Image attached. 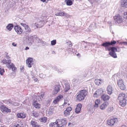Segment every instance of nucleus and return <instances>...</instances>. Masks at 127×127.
Segmentation results:
<instances>
[{
    "label": "nucleus",
    "mask_w": 127,
    "mask_h": 127,
    "mask_svg": "<svg viewBox=\"0 0 127 127\" xmlns=\"http://www.w3.org/2000/svg\"><path fill=\"white\" fill-rule=\"evenodd\" d=\"M46 0H40V1H42V2H46Z\"/></svg>",
    "instance_id": "680f3d73"
},
{
    "label": "nucleus",
    "mask_w": 127,
    "mask_h": 127,
    "mask_svg": "<svg viewBox=\"0 0 127 127\" xmlns=\"http://www.w3.org/2000/svg\"><path fill=\"white\" fill-rule=\"evenodd\" d=\"M65 87L64 89V91L65 92H67L70 89V86L69 84H65Z\"/></svg>",
    "instance_id": "bb28decb"
},
{
    "label": "nucleus",
    "mask_w": 127,
    "mask_h": 127,
    "mask_svg": "<svg viewBox=\"0 0 127 127\" xmlns=\"http://www.w3.org/2000/svg\"><path fill=\"white\" fill-rule=\"evenodd\" d=\"M101 99L104 101H106L109 100L110 98V97L108 95L104 94L101 96Z\"/></svg>",
    "instance_id": "dca6fc26"
},
{
    "label": "nucleus",
    "mask_w": 127,
    "mask_h": 127,
    "mask_svg": "<svg viewBox=\"0 0 127 127\" xmlns=\"http://www.w3.org/2000/svg\"><path fill=\"white\" fill-rule=\"evenodd\" d=\"M60 88L61 86L59 85L55 86L53 92V94H56L59 92L60 90Z\"/></svg>",
    "instance_id": "ddd939ff"
},
{
    "label": "nucleus",
    "mask_w": 127,
    "mask_h": 127,
    "mask_svg": "<svg viewBox=\"0 0 127 127\" xmlns=\"http://www.w3.org/2000/svg\"><path fill=\"white\" fill-rule=\"evenodd\" d=\"M64 114L65 116H67L70 115V112L66 109L64 111Z\"/></svg>",
    "instance_id": "473e14b6"
},
{
    "label": "nucleus",
    "mask_w": 127,
    "mask_h": 127,
    "mask_svg": "<svg viewBox=\"0 0 127 127\" xmlns=\"http://www.w3.org/2000/svg\"><path fill=\"white\" fill-rule=\"evenodd\" d=\"M81 110L80 109L76 108L75 109V112L77 113H78L80 112Z\"/></svg>",
    "instance_id": "ea45409f"
},
{
    "label": "nucleus",
    "mask_w": 127,
    "mask_h": 127,
    "mask_svg": "<svg viewBox=\"0 0 127 127\" xmlns=\"http://www.w3.org/2000/svg\"><path fill=\"white\" fill-rule=\"evenodd\" d=\"M56 40H53L51 41V44L52 45H54L56 44Z\"/></svg>",
    "instance_id": "4c0bfd02"
},
{
    "label": "nucleus",
    "mask_w": 127,
    "mask_h": 127,
    "mask_svg": "<svg viewBox=\"0 0 127 127\" xmlns=\"http://www.w3.org/2000/svg\"><path fill=\"white\" fill-rule=\"evenodd\" d=\"M39 76L41 78H44L45 77V75L42 73L39 75Z\"/></svg>",
    "instance_id": "37998d69"
},
{
    "label": "nucleus",
    "mask_w": 127,
    "mask_h": 127,
    "mask_svg": "<svg viewBox=\"0 0 127 127\" xmlns=\"http://www.w3.org/2000/svg\"><path fill=\"white\" fill-rule=\"evenodd\" d=\"M13 26V24H9L6 26L7 29L9 31H10L12 29Z\"/></svg>",
    "instance_id": "5701e85b"
},
{
    "label": "nucleus",
    "mask_w": 127,
    "mask_h": 127,
    "mask_svg": "<svg viewBox=\"0 0 127 127\" xmlns=\"http://www.w3.org/2000/svg\"><path fill=\"white\" fill-rule=\"evenodd\" d=\"M119 100V104L123 107L125 106L127 102V97L125 94L121 93L120 94L118 97Z\"/></svg>",
    "instance_id": "f257e3e1"
},
{
    "label": "nucleus",
    "mask_w": 127,
    "mask_h": 127,
    "mask_svg": "<svg viewBox=\"0 0 127 127\" xmlns=\"http://www.w3.org/2000/svg\"><path fill=\"white\" fill-rule=\"evenodd\" d=\"M100 102V100L97 99L95 102V104L94 106V107L96 108L98 107V104Z\"/></svg>",
    "instance_id": "c85d7f7f"
},
{
    "label": "nucleus",
    "mask_w": 127,
    "mask_h": 127,
    "mask_svg": "<svg viewBox=\"0 0 127 127\" xmlns=\"http://www.w3.org/2000/svg\"><path fill=\"white\" fill-rule=\"evenodd\" d=\"M34 37L33 36H31L28 39V42L29 43H31V44L32 43V42H33V39Z\"/></svg>",
    "instance_id": "b1692460"
},
{
    "label": "nucleus",
    "mask_w": 127,
    "mask_h": 127,
    "mask_svg": "<svg viewBox=\"0 0 127 127\" xmlns=\"http://www.w3.org/2000/svg\"><path fill=\"white\" fill-rule=\"evenodd\" d=\"M114 109V108L113 107H110L108 108L107 109V111L108 112H110L112 111Z\"/></svg>",
    "instance_id": "f704fd0d"
},
{
    "label": "nucleus",
    "mask_w": 127,
    "mask_h": 127,
    "mask_svg": "<svg viewBox=\"0 0 127 127\" xmlns=\"http://www.w3.org/2000/svg\"><path fill=\"white\" fill-rule=\"evenodd\" d=\"M107 94L110 95L112 94L113 90L112 87L111 86L108 85L107 87Z\"/></svg>",
    "instance_id": "f3484780"
},
{
    "label": "nucleus",
    "mask_w": 127,
    "mask_h": 127,
    "mask_svg": "<svg viewBox=\"0 0 127 127\" xmlns=\"http://www.w3.org/2000/svg\"><path fill=\"white\" fill-rule=\"evenodd\" d=\"M4 72V69L3 68H0V73L1 75L3 74V72Z\"/></svg>",
    "instance_id": "e433bc0d"
},
{
    "label": "nucleus",
    "mask_w": 127,
    "mask_h": 127,
    "mask_svg": "<svg viewBox=\"0 0 127 127\" xmlns=\"http://www.w3.org/2000/svg\"><path fill=\"white\" fill-rule=\"evenodd\" d=\"M103 93V91L101 89H98L94 94V97H96L97 96H99L100 95Z\"/></svg>",
    "instance_id": "f8f14e48"
},
{
    "label": "nucleus",
    "mask_w": 127,
    "mask_h": 127,
    "mask_svg": "<svg viewBox=\"0 0 127 127\" xmlns=\"http://www.w3.org/2000/svg\"><path fill=\"white\" fill-rule=\"evenodd\" d=\"M1 111L6 112H10L11 110L10 109H8L4 105H1L0 107Z\"/></svg>",
    "instance_id": "4468645a"
},
{
    "label": "nucleus",
    "mask_w": 127,
    "mask_h": 127,
    "mask_svg": "<svg viewBox=\"0 0 127 127\" xmlns=\"http://www.w3.org/2000/svg\"><path fill=\"white\" fill-rule=\"evenodd\" d=\"M100 81L101 80L100 79H95V82L96 85H99L101 84Z\"/></svg>",
    "instance_id": "7c9ffc66"
},
{
    "label": "nucleus",
    "mask_w": 127,
    "mask_h": 127,
    "mask_svg": "<svg viewBox=\"0 0 127 127\" xmlns=\"http://www.w3.org/2000/svg\"><path fill=\"white\" fill-rule=\"evenodd\" d=\"M24 67L22 66V67L20 68V70L22 72H23L24 71Z\"/></svg>",
    "instance_id": "603ef678"
},
{
    "label": "nucleus",
    "mask_w": 127,
    "mask_h": 127,
    "mask_svg": "<svg viewBox=\"0 0 127 127\" xmlns=\"http://www.w3.org/2000/svg\"><path fill=\"white\" fill-rule=\"evenodd\" d=\"M3 102L6 104L10 106L11 104L12 101L10 99L7 100H5Z\"/></svg>",
    "instance_id": "393cba45"
},
{
    "label": "nucleus",
    "mask_w": 127,
    "mask_h": 127,
    "mask_svg": "<svg viewBox=\"0 0 127 127\" xmlns=\"http://www.w3.org/2000/svg\"><path fill=\"white\" fill-rule=\"evenodd\" d=\"M12 45L14 46H16V44H15L14 43H12Z\"/></svg>",
    "instance_id": "13d9d810"
},
{
    "label": "nucleus",
    "mask_w": 127,
    "mask_h": 127,
    "mask_svg": "<svg viewBox=\"0 0 127 127\" xmlns=\"http://www.w3.org/2000/svg\"><path fill=\"white\" fill-rule=\"evenodd\" d=\"M35 114V113H33V115L35 117H37V116H38V115H34Z\"/></svg>",
    "instance_id": "774afa93"
},
{
    "label": "nucleus",
    "mask_w": 127,
    "mask_h": 127,
    "mask_svg": "<svg viewBox=\"0 0 127 127\" xmlns=\"http://www.w3.org/2000/svg\"><path fill=\"white\" fill-rule=\"evenodd\" d=\"M38 79L37 78H35L34 79V81L36 82L38 80Z\"/></svg>",
    "instance_id": "e2e57ef3"
},
{
    "label": "nucleus",
    "mask_w": 127,
    "mask_h": 127,
    "mask_svg": "<svg viewBox=\"0 0 127 127\" xmlns=\"http://www.w3.org/2000/svg\"><path fill=\"white\" fill-rule=\"evenodd\" d=\"M5 57L7 59H9L10 58V57L8 56L7 55H6L5 56Z\"/></svg>",
    "instance_id": "864d4df0"
},
{
    "label": "nucleus",
    "mask_w": 127,
    "mask_h": 127,
    "mask_svg": "<svg viewBox=\"0 0 127 127\" xmlns=\"http://www.w3.org/2000/svg\"><path fill=\"white\" fill-rule=\"evenodd\" d=\"M37 26L39 28H41L43 26L44 23L42 21H40L39 22H36Z\"/></svg>",
    "instance_id": "4be33fe9"
},
{
    "label": "nucleus",
    "mask_w": 127,
    "mask_h": 127,
    "mask_svg": "<svg viewBox=\"0 0 127 127\" xmlns=\"http://www.w3.org/2000/svg\"><path fill=\"white\" fill-rule=\"evenodd\" d=\"M124 17L125 19H127V12L124 13Z\"/></svg>",
    "instance_id": "a18cd8bd"
},
{
    "label": "nucleus",
    "mask_w": 127,
    "mask_h": 127,
    "mask_svg": "<svg viewBox=\"0 0 127 127\" xmlns=\"http://www.w3.org/2000/svg\"><path fill=\"white\" fill-rule=\"evenodd\" d=\"M116 43V41L113 40V41H112L110 42V45H113L115 44Z\"/></svg>",
    "instance_id": "79ce46f5"
},
{
    "label": "nucleus",
    "mask_w": 127,
    "mask_h": 127,
    "mask_svg": "<svg viewBox=\"0 0 127 127\" xmlns=\"http://www.w3.org/2000/svg\"><path fill=\"white\" fill-rule=\"evenodd\" d=\"M40 125H38L37 124H36L35 126H34V127H40Z\"/></svg>",
    "instance_id": "6e6d98bb"
},
{
    "label": "nucleus",
    "mask_w": 127,
    "mask_h": 127,
    "mask_svg": "<svg viewBox=\"0 0 127 127\" xmlns=\"http://www.w3.org/2000/svg\"><path fill=\"white\" fill-rule=\"evenodd\" d=\"M37 26V23H33L32 25V27L34 29H36L38 28Z\"/></svg>",
    "instance_id": "2f4dec72"
},
{
    "label": "nucleus",
    "mask_w": 127,
    "mask_h": 127,
    "mask_svg": "<svg viewBox=\"0 0 127 127\" xmlns=\"http://www.w3.org/2000/svg\"><path fill=\"white\" fill-rule=\"evenodd\" d=\"M64 16H65L67 18L69 17L70 16L68 14L66 13H65V12H64Z\"/></svg>",
    "instance_id": "8fccbe9b"
},
{
    "label": "nucleus",
    "mask_w": 127,
    "mask_h": 127,
    "mask_svg": "<svg viewBox=\"0 0 127 127\" xmlns=\"http://www.w3.org/2000/svg\"><path fill=\"white\" fill-rule=\"evenodd\" d=\"M11 105L14 106H17L19 105V104L18 103L12 101Z\"/></svg>",
    "instance_id": "72a5a7b5"
},
{
    "label": "nucleus",
    "mask_w": 127,
    "mask_h": 127,
    "mask_svg": "<svg viewBox=\"0 0 127 127\" xmlns=\"http://www.w3.org/2000/svg\"><path fill=\"white\" fill-rule=\"evenodd\" d=\"M67 43L68 44L69 46L70 45V46H72V43H71L70 41H68L67 42Z\"/></svg>",
    "instance_id": "3c124183"
},
{
    "label": "nucleus",
    "mask_w": 127,
    "mask_h": 127,
    "mask_svg": "<svg viewBox=\"0 0 127 127\" xmlns=\"http://www.w3.org/2000/svg\"><path fill=\"white\" fill-rule=\"evenodd\" d=\"M123 43H124L125 44L127 45V42H124Z\"/></svg>",
    "instance_id": "338daca9"
},
{
    "label": "nucleus",
    "mask_w": 127,
    "mask_h": 127,
    "mask_svg": "<svg viewBox=\"0 0 127 127\" xmlns=\"http://www.w3.org/2000/svg\"><path fill=\"white\" fill-rule=\"evenodd\" d=\"M33 58H29L26 61L27 65L29 67H31L32 64Z\"/></svg>",
    "instance_id": "9b49d317"
},
{
    "label": "nucleus",
    "mask_w": 127,
    "mask_h": 127,
    "mask_svg": "<svg viewBox=\"0 0 127 127\" xmlns=\"http://www.w3.org/2000/svg\"><path fill=\"white\" fill-rule=\"evenodd\" d=\"M38 43H40V42L41 43V42H42V40L39 39L38 38Z\"/></svg>",
    "instance_id": "5fc2aeb1"
},
{
    "label": "nucleus",
    "mask_w": 127,
    "mask_h": 127,
    "mask_svg": "<svg viewBox=\"0 0 127 127\" xmlns=\"http://www.w3.org/2000/svg\"><path fill=\"white\" fill-rule=\"evenodd\" d=\"M63 97V96L61 95H59L56 98V99L54 100L53 102L54 103L56 104L59 101L61 98Z\"/></svg>",
    "instance_id": "6ab92c4d"
},
{
    "label": "nucleus",
    "mask_w": 127,
    "mask_h": 127,
    "mask_svg": "<svg viewBox=\"0 0 127 127\" xmlns=\"http://www.w3.org/2000/svg\"><path fill=\"white\" fill-rule=\"evenodd\" d=\"M56 121L58 127H65L66 124L65 119L57 120Z\"/></svg>",
    "instance_id": "20e7f679"
},
{
    "label": "nucleus",
    "mask_w": 127,
    "mask_h": 127,
    "mask_svg": "<svg viewBox=\"0 0 127 127\" xmlns=\"http://www.w3.org/2000/svg\"><path fill=\"white\" fill-rule=\"evenodd\" d=\"M4 64H6L7 67L9 68L12 69L13 71L15 72L16 70V68L14 64L11 63V60L4 59L2 61Z\"/></svg>",
    "instance_id": "f03ea898"
},
{
    "label": "nucleus",
    "mask_w": 127,
    "mask_h": 127,
    "mask_svg": "<svg viewBox=\"0 0 127 127\" xmlns=\"http://www.w3.org/2000/svg\"><path fill=\"white\" fill-rule=\"evenodd\" d=\"M90 2L92 3L94 2H97L98 0H88Z\"/></svg>",
    "instance_id": "c03bdc74"
},
{
    "label": "nucleus",
    "mask_w": 127,
    "mask_h": 127,
    "mask_svg": "<svg viewBox=\"0 0 127 127\" xmlns=\"http://www.w3.org/2000/svg\"><path fill=\"white\" fill-rule=\"evenodd\" d=\"M33 106L36 108H39L40 107V104L38 103L37 101L35 100L32 103Z\"/></svg>",
    "instance_id": "aec40b11"
},
{
    "label": "nucleus",
    "mask_w": 127,
    "mask_h": 127,
    "mask_svg": "<svg viewBox=\"0 0 127 127\" xmlns=\"http://www.w3.org/2000/svg\"><path fill=\"white\" fill-rule=\"evenodd\" d=\"M44 95V92H42L40 93V96H39V97L40 96V99L41 100L42 99Z\"/></svg>",
    "instance_id": "58836bf2"
},
{
    "label": "nucleus",
    "mask_w": 127,
    "mask_h": 127,
    "mask_svg": "<svg viewBox=\"0 0 127 127\" xmlns=\"http://www.w3.org/2000/svg\"><path fill=\"white\" fill-rule=\"evenodd\" d=\"M114 19L115 23H120L122 22V17L119 14L116 15L114 17Z\"/></svg>",
    "instance_id": "0eeeda50"
},
{
    "label": "nucleus",
    "mask_w": 127,
    "mask_h": 127,
    "mask_svg": "<svg viewBox=\"0 0 127 127\" xmlns=\"http://www.w3.org/2000/svg\"><path fill=\"white\" fill-rule=\"evenodd\" d=\"M66 110H67V111H69L70 112L72 110V108L71 107H68L66 109Z\"/></svg>",
    "instance_id": "de8ad7c7"
},
{
    "label": "nucleus",
    "mask_w": 127,
    "mask_h": 127,
    "mask_svg": "<svg viewBox=\"0 0 127 127\" xmlns=\"http://www.w3.org/2000/svg\"><path fill=\"white\" fill-rule=\"evenodd\" d=\"M29 49V48L28 47H26L25 48V50H27L28 49Z\"/></svg>",
    "instance_id": "052dcab7"
},
{
    "label": "nucleus",
    "mask_w": 127,
    "mask_h": 127,
    "mask_svg": "<svg viewBox=\"0 0 127 127\" xmlns=\"http://www.w3.org/2000/svg\"><path fill=\"white\" fill-rule=\"evenodd\" d=\"M33 73H32H32H31V75L32 76V78H34V76H33Z\"/></svg>",
    "instance_id": "69168bd1"
},
{
    "label": "nucleus",
    "mask_w": 127,
    "mask_h": 127,
    "mask_svg": "<svg viewBox=\"0 0 127 127\" xmlns=\"http://www.w3.org/2000/svg\"><path fill=\"white\" fill-rule=\"evenodd\" d=\"M31 124L32 126L33 127H34V126H35V125L36 124H37V122H36L34 121H32L31 122Z\"/></svg>",
    "instance_id": "c9c22d12"
},
{
    "label": "nucleus",
    "mask_w": 127,
    "mask_h": 127,
    "mask_svg": "<svg viewBox=\"0 0 127 127\" xmlns=\"http://www.w3.org/2000/svg\"><path fill=\"white\" fill-rule=\"evenodd\" d=\"M25 29L26 30V33H29L31 32V28L29 27L28 26H27Z\"/></svg>",
    "instance_id": "cd10ccee"
},
{
    "label": "nucleus",
    "mask_w": 127,
    "mask_h": 127,
    "mask_svg": "<svg viewBox=\"0 0 127 127\" xmlns=\"http://www.w3.org/2000/svg\"><path fill=\"white\" fill-rule=\"evenodd\" d=\"M15 127H21V126H20L19 124H17L16 126H15Z\"/></svg>",
    "instance_id": "bf43d9fd"
},
{
    "label": "nucleus",
    "mask_w": 127,
    "mask_h": 127,
    "mask_svg": "<svg viewBox=\"0 0 127 127\" xmlns=\"http://www.w3.org/2000/svg\"><path fill=\"white\" fill-rule=\"evenodd\" d=\"M121 127H127V126L125 125H123Z\"/></svg>",
    "instance_id": "0e129e2a"
},
{
    "label": "nucleus",
    "mask_w": 127,
    "mask_h": 127,
    "mask_svg": "<svg viewBox=\"0 0 127 127\" xmlns=\"http://www.w3.org/2000/svg\"><path fill=\"white\" fill-rule=\"evenodd\" d=\"M18 118H24L26 117V115L24 113H18L17 115Z\"/></svg>",
    "instance_id": "a211bd4d"
},
{
    "label": "nucleus",
    "mask_w": 127,
    "mask_h": 127,
    "mask_svg": "<svg viewBox=\"0 0 127 127\" xmlns=\"http://www.w3.org/2000/svg\"><path fill=\"white\" fill-rule=\"evenodd\" d=\"M14 29L15 31L18 34H21L23 32V30L19 26H15V27Z\"/></svg>",
    "instance_id": "9d476101"
},
{
    "label": "nucleus",
    "mask_w": 127,
    "mask_h": 127,
    "mask_svg": "<svg viewBox=\"0 0 127 127\" xmlns=\"http://www.w3.org/2000/svg\"><path fill=\"white\" fill-rule=\"evenodd\" d=\"M118 85L122 90L125 89L126 87L123 83V81L122 79L119 80L118 81Z\"/></svg>",
    "instance_id": "1a4fd4ad"
},
{
    "label": "nucleus",
    "mask_w": 127,
    "mask_h": 127,
    "mask_svg": "<svg viewBox=\"0 0 127 127\" xmlns=\"http://www.w3.org/2000/svg\"><path fill=\"white\" fill-rule=\"evenodd\" d=\"M108 105V103L107 102H105L100 105V108L101 110H103L107 107Z\"/></svg>",
    "instance_id": "412c9836"
},
{
    "label": "nucleus",
    "mask_w": 127,
    "mask_h": 127,
    "mask_svg": "<svg viewBox=\"0 0 127 127\" xmlns=\"http://www.w3.org/2000/svg\"><path fill=\"white\" fill-rule=\"evenodd\" d=\"M60 16H64V12H60Z\"/></svg>",
    "instance_id": "09e8293b"
},
{
    "label": "nucleus",
    "mask_w": 127,
    "mask_h": 127,
    "mask_svg": "<svg viewBox=\"0 0 127 127\" xmlns=\"http://www.w3.org/2000/svg\"><path fill=\"white\" fill-rule=\"evenodd\" d=\"M47 118L44 117L41 118L39 119V121L41 122L45 123L47 121Z\"/></svg>",
    "instance_id": "c756f323"
},
{
    "label": "nucleus",
    "mask_w": 127,
    "mask_h": 127,
    "mask_svg": "<svg viewBox=\"0 0 127 127\" xmlns=\"http://www.w3.org/2000/svg\"><path fill=\"white\" fill-rule=\"evenodd\" d=\"M21 25L24 27L25 28L26 27L28 26L26 24H24L23 23H21L20 24Z\"/></svg>",
    "instance_id": "49530a36"
},
{
    "label": "nucleus",
    "mask_w": 127,
    "mask_h": 127,
    "mask_svg": "<svg viewBox=\"0 0 127 127\" xmlns=\"http://www.w3.org/2000/svg\"><path fill=\"white\" fill-rule=\"evenodd\" d=\"M118 119L117 118H113L112 119H110L107 121V124L111 126L113 125L115 123L118 122Z\"/></svg>",
    "instance_id": "39448f33"
},
{
    "label": "nucleus",
    "mask_w": 127,
    "mask_h": 127,
    "mask_svg": "<svg viewBox=\"0 0 127 127\" xmlns=\"http://www.w3.org/2000/svg\"><path fill=\"white\" fill-rule=\"evenodd\" d=\"M82 105L81 104L79 103V104H78L77 105L76 108H80L81 109V108L82 107Z\"/></svg>",
    "instance_id": "a19ab883"
},
{
    "label": "nucleus",
    "mask_w": 127,
    "mask_h": 127,
    "mask_svg": "<svg viewBox=\"0 0 127 127\" xmlns=\"http://www.w3.org/2000/svg\"><path fill=\"white\" fill-rule=\"evenodd\" d=\"M55 15L56 16H60V12L59 13H57L56 14H55Z\"/></svg>",
    "instance_id": "4d7b16f0"
},
{
    "label": "nucleus",
    "mask_w": 127,
    "mask_h": 127,
    "mask_svg": "<svg viewBox=\"0 0 127 127\" xmlns=\"http://www.w3.org/2000/svg\"><path fill=\"white\" fill-rule=\"evenodd\" d=\"M121 3L122 7L127 8V0H121Z\"/></svg>",
    "instance_id": "2eb2a0df"
},
{
    "label": "nucleus",
    "mask_w": 127,
    "mask_h": 127,
    "mask_svg": "<svg viewBox=\"0 0 127 127\" xmlns=\"http://www.w3.org/2000/svg\"><path fill=\"white\" fill-rule=\"evenodd\" d=\"M87 91L85 90L80 91L79 94L76 96V99L77 101H81L84 99V97L87 95Z\"/></svg>",
    "instance_id": "7ed1b4c3"
},
{
    "label": "nucleus",
    "mask_w": 127,
    "mask_h": 127,
    "mask_svg": "<svg viewBox=\"0 0 127 127\" xmlns=\"http://www.w3.org/2000/svg\"><path fill=\"white\" fill-rule=\"evenodd\" d=\"M101 45L105 48L106 50H108L109 51H110V49H111L112 47H110V42H106L103 43Z\"/></svg>",
    "instance_id": "6e6552de"
},
{
    "label": "nucleus",
    "mask_w": 127,
    "mask_h": 127,
    "mask_svg": "<svg viewBox=\"0 0 127 127\" xmlns=\"http://www.w3.org/2000/svg\"><path fill=\"white\" fill-rule=\"evenodd\" d=\"M49 127H58L56 121L55 122L50 123Z\"/></svg>",
    "instance_id": "a878e982"
},
{
    "label": "nucleus",
    "mask_w": 127,
    "mask_h": 127,
    "mask_svg": "<svg viewBox=\"0 0 127 127\" xmlns=\"http://www.w3.org/2000/svg\"><path fill=\"white\" fill-rule=\"evenodd\" d=\"M111 51H109V55L113 57L116 58H117L116 54L115 52V51H117V49L115 47H112L111 49H110Z\"/></svg>",
    "instance_id": "423d86ee"
}]
</instances>
